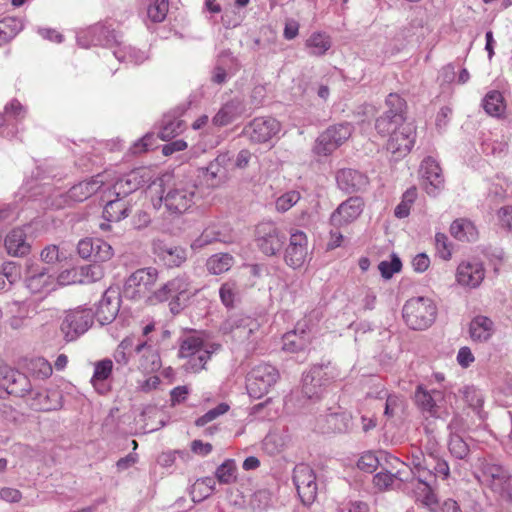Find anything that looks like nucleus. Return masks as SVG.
I'll use <instances>...</instances> for the list:
<instances>
[{
	"instance_id": "obj_46",
	"label": "nucleus",
	"mask_w": 512,
	"mask_h": 512,
	"mask_svg": "<svg viewBox=\"0 0 512 512\" xmlns=\"http://www.w3.org/2000/svg\"><path fill=\"white\" fill-rule=\"evenodd\" d=\"M215 489V481L211 477L198 479L191 488L190 495L193 502H201L208 498Z\"/></svg>"
},
{
	"instance_id": "obj_12",
	"label": "nucleus",
	"mask_w": 512,
	"mask_h": 512,
	"mask_svg": "<svg viewBox=\"0 0 512 512\" xmlns=\"http://www.w3.org/2000/svg\"><path fill=\"white\" fill-rule=\"evenodd\" d=\"M483 476L495 493L503 500L512 502V476L503 466L486 463L483 466Z\"/></svg>"
},
{
	"instance_id": "obj_62",
	"label": "nucleus",
	"mask_w": 512,
	"mask_h": 512,
	"mask_svg": "<svg viewBox=\"0 0 512 512\" xmlns=\"http://www.w3.org/2000/svg\"><path fill=\"white\" fill-rule=\"evenodd\" d=\"M379 464L380 459L375 453L371 451L363 453L357 462L358 468L367 473L374 472Z\"/></svg>"
},
{
	"instance_id": "obj_40",
	"label": "nucleus",
	"mask_w": 512,
	"mask_h": 512,
	"mask_svg": "<svg viewBox=\"0 0 512 512\" xmlns=\"http://www.w3.org/2000/svg\"><path fill=\"white\" fill-rule=\"evenodd\" d=\"M130 212V208L122 197H116L109 200L103 209V218L107 222H119L126 218Z\"/></svg>"
},
{
	"instance_id": "obj_38",
	"label": "nucleus",
	"mask_w": 512,
	"mask_h": 512,
	"mask_svg": "<svg viewBox=\"0 0 512 512\" xmlns=\"http://www.w3.org/2000/svg\"><path fill=\"white\" fill-rule=\"evenodd\" d=\"M418 481L424 486L418 500H420L422 505L425 506L429 512H437L439 504L437 495L432 488L434 483L432 473H428L427 476L420 474Z\"/></svg>"
},
{
	"instance_id": "obj_23",
	"label": "nucleus",
	"mask_w": 512,
	"mask_h": 512,
	"mask_svg": "<svg viewBox=\"0 0 512 512\" xmlns=\"http://www.w3.org/2000/svg\"><path fill=\"white\" fill-rule=\"evenodd\" d=\"M280 131V123L274 118H255L244 129L245 135L256 143L269 141Z\"/></svg>"
},
{
	"instance_id": "obj_19",
	"label": "nucleus",
	"mask_w": 512,
	"mask_h": 512,
	"mask_svg": "<svg viewBox=\"0 0 512 512\" xmlns=\"http://www.w3.org/2000/svg\"><path fill=\"white\" fill-rule=\"evenodd\" d=\"M106 182L107 179L104 174H98L90 180L79 182L70 188L67 196L59 195V203H52V205L60 208L62 202H66V198L75 202H82L97 193L101 188L106 187Z\"/></svg>"
},
{
	"instance_id": "obj_50",
	"label": "nucleus",
	"mask_w": 512,
	"mask_h": 512,
	"mask_svg": "<svg viewBox=\"0 0 512 512\" xmlns=\"http://www.w3.org/2000/svg\"><path fill=\"white\" fill-rule=\"evenodd\" d=\"M22 30V23L16 18H5L0 21V46L13 39Z\"/></svg>"
},
{
	"instance_id": "obj_24",
	"label": "nucleus",
	"mask_w": 512,
	"mask_h": 512,
	"mask_svg": "<svg viewBox=\"0 0 512 512\" xmlns=\"http://www.w3.org/2000/svg\"><path fill=\"white\" fill-rule=\"evenodd\" d=\"M286 235L281 233L276 227L263 226L256 232L257 247L267 256H273L279 252L285 243Z\"/></svg>"
},
{
	"instance_id": "obj_7",
	"label": "nucleus",
	"mask_w": 512,
	"mask_h": 512,
	"mask_svg": "<svg viewBox=\"0 0 512 512\" xmlns=\"http://www.w3.org/2000/svg\"><path fill=\"white\" fill-rule=\"evenodd\" d=\"M385 103L387 110L375 122V129L382 136H387L392 131V127L407 123L405 118L406 101L399 94L390 93Z\"/></svg>"
},
{
	"instance_id": "obj_1",
	"label": "nucleus",
	"mask_w": 512,
	"mask_h": 512,
	"mask_svg": "<svg viewBox=\"0 0 512 512\" xmlns=\"http://www.w3.org/2000/svg\"><path fill=\"white\" fill-rule=\"evenodd\" d=\"M220 344L205 342L201 336L189 334L182 338L179 356L188 358V365L193 372L202 370L211 355L219 350Z\"/></svg>"
},
{
	"instance_id": "obj_20",
	"label": "nucleus",
	"mask_w": 512,
	"mask_h": 512,
	"mask_svg": "<svg viewBox=\"0 0 512 512\" xmlns=\"http://www.w3.org/2000/svg\"><path fill=\"white\" fill-rule=\"evenodd\" d=\"M414 399L419 409L431 417L440 416L445 402L443 391L436 389L429 391L423 385L416 387Z\"/></svg>"
},
{
	"instance_id": "obj_9",
	"label": "nucleus",
	"mask_w": 512,
	"mask_h": 512,
	"mask_svg": "<svg viewBox=\"0 0 512 512\" xmlns=\"http://www.w3.org/2000/svg\"><path fill=\"white\" fill-rule=\"evenodd\" d=\"M259 327L260 324L256 319L235 314L221 324V331L224 334H230L235 341L245 343L254 340V335L258 332Z\"/></svg>"
},
{
	"instance_id": "obj_53",
	"label": "nucleus",
	"mask_w": 512,
	"mask_h": 512,
	"mask_svg": "<svg viewBox=\"0 0 512 512\" xmlns=\"http://www.w3.org/2000/svg\"><path fill=\"white\" fill-rule=\"evenodd\" d=\"M429 461H431V473L433 475V482H436V477L447 479L450 475V468L446 460L442 459L435 451L429 453Z\"/></svg>"
},
{
	"instance_id": "obj_36",
	"label": "nucleus",
	"mask_w": 512,
	"mask_h": 512,
	"mask_svg": "<svg viewBox=\"0 0 512 512\" xmlns=\"http://www.w3.org/2000/svg\"><path fill=\"white\" fill-rule=\"evenodd\" d=\"M112 37L116 43V48L113 50V55L120 62H127L138 65L143 63L148 58L145 51L125 44L123 41H118L115 36Z\"/></svg>"
},
{
	"instance_id": "obj_54",
	"label": "nucleus",
	"mask_w": 512,
	"mask_h": 512,
	"mask_svg": "<svg viewBox=\"0 0 512 512\" xmlns=\"http://www.w3.org/2000/svg\"><path fill=\"white\" fill-rule=\"evenodd\" d=\"M215 476L220 483L230 484L236 480V465L234 460L224 461L215 472Z\"/></svg>"
},
{
	"instance_id": "obj_22",
	"label": "nucleus",
	"mask_w": 512,
	"mask_h": 512,
	"mask_svg": "<svg viewBox=\"0 0 512 512\" xmlns=\"http://www.w3.org/2000/svg\"><path fill=\"white\" fill-rule=\"evenodd\" d=\"M62 395L57 390L32 389L27 394V404L36 411H53L61 408Z\"/></svg>"
},
{
	"instance_id": "obj_17",
	"label": "nucleus",
	"mask_w": 512,
	"mask_h": 512,
	"mask_svg": "<svg viewBox=\"0 0 512 512\" xmlns=\"http://www.w3.org/2000/svg\"><path fill=\"white\" fill-rule=\"evenodd\" d=\"M329 377L323 366H313L302 378L301 393L308 400H319L326 386Z\"/></svg>"
},
{
	"instance_id": "obj_42",
	"label": "nucleus",
	"mask_w": 512,
	"mask_h": 512,
	"mask_svg": "<svg viewBox=\"0 0 512 512\" xmlns=\"http://www.w3.org/2000/svg\"><path fill=\"white\" fill-rule=\"evenodd\" d=\"M485 112L492 117H501L505 113L506 104L503 95L497 91H489L482 100Z\"/></svg>"
},
{
	"instance_id": "obj_2",
	"label": "nucleus",
	"mask_w": 512,
	"mask_h": 512,
	"mask_svg": "<svg viewBox=\"0 0 512 512\" xmlns=\"http://www.w3.org/2000/svg\"><path fill=\"white\" fill-rule=\"evenodd\" d=\"M198 289L186 273L179 274L175 278L163 284L159 289L152 292V299L156 302H164L175 299L179 309L186 307L190 299L198 293Z\"/></svg>"
},
{
	"instance_id": "obj_47",
	"label": "nucleus",
	"mask_w": 512,
	"mask_h": 512,
	"mask_svg": "<svg viewBox=\"0 0 512 512\" xmlns=\"http://www.w3.org/2000/svg\"><path fill=\"white\" fill-rule=\"evenodd\" d=\"M240 113V102L232 100L224 104L218 113L213 117L215 125L224 126L231 123Z\"/></svg>"
},
{
	"instance_id": "obj_51",
	"label": "nucleus",
	"mask_w": 512,
	"mask_h": 512,
	"mask_svg": "<svg viewBox=\"0 0 512 512\" xmlns=\"http://www.w3.org/2000/svg\"><path fill=\"white\" fill-rule=\"evenodd\" d=\"M227 176V170L223 167H218L217 163L211 162L205 169L204 179L208 186L217 187L223 183Z\"/></svg>"
},
{
	"instance_id": "obj_33",
	"label": "nucleus",
	"mask_w": 512,
	"mask_h": 512,
	"mask_svg": "<svg viewBox=\"0 0 512 512\" xmlns=\"http://www.w3.org/2000/svg\"><path fill=\"white\" fill-rule=\"evenodd\" d=\"M155 252L169 268L180 267L187 260L186 250L179 246H167L162 242L154 244Z\"/></svg>"
},
{
	"instance_id": "obj_25",
	"label": "nucleus",
	"mask_w": 512,
	"mask_h": 512,
	"mask_svg": "<svg viewBox=\"0 0 512 512\" xmlns=\"http://www.w3.org/2000/svg\"><path fill=\"white\" fill-rule=\"evenodd\" d=\"M307 236L301 231L291 233L289 244L285 250L284 260L294 269L300 268L307 257Z\"/></svg>"
},
{
	"instance_id": "obj_35",
	"label": "nucleus",
	"mask_w": 512,
	"mask_h": 512,
	"mask_svg": "<svg viewBox=\"0 0 512 512\" xmlns=\"http://www.w3.org/2000/svg\"><path fill=\"white\" fill-rule=\"evenodd\" d=\"M494 333L493 321L483 315L475 316L469 325V334L473 341L486 342Z\"/></svg>"
},
{
	"instance_id": "obj_13",
	"label": "nucleus",
	"mask_w": 512,
	"mask_h": 512,
	"mask_svg": "<svg viewBox=\"0 0 512 512\" xmlns=\"http://www.w3.org/2000/svg\"><path fill=\"white\" fill-rule=\"evenodd\" d=\"M93 324V313L90 309H75L66 314L61 323V332L66 341H74L84 334Z\"/></svg>"
},
{
	"instance_id": "obj_34",
	"label": "nucleus",
	"mask_w": 512,
	"mask_h": 512,
	"mask_svg": "<svg viewBox=\"0 0 512 512\" xmlns=\"http://www.w3.org/2000/svg\"><path fill=\"white\" fill-rule=\"evenodd\" d=\"M113 370L112 360L106 358L94 364V373L91 383L99 394H105L110 390L107 380L111 377Z\"/></svg>"
},
{
	"instance_id": "obj_39",
	"label": "nucleus",
	"mask_w": 512,
	"mask_h": 512,
	"mask_svg": "<svg viewBox=\"0 0 512 512\" xmlns=\"http://www.w3.org/2000/svg\"><path fill=\"white\" fill-rule=\"evenodd\" d=\"M332 40L329 35L322 32H313L305 42V47L311 56L320 57L331 48Z\"/></svg>"
},
{
	"instance_id": "obj_55",
	"label": "nucleus",
	"mask_w": 512,
	"mask_h": 512,
	"mask_svg": "<svg viewBox=\"0 0 512 512\" xmlns=\"http://www.w3.org/2000/svg\"><path fill=\"white\" fill-rule=\"evenodd\" d=\"M450 233L460 242H475L479 238L476 226H450Z\"/></svg>"
},
{
	"instance_id": "obj_63",
	"label": "nucleus",
	"mask_w": 512,
	"mask_h": 512,
	"mask_svg": "<svg viewBox=\"0 0 512 512\" xmlns=\"http://www.w3.org/2000/svg\"><path fill=\"white\" fill-rule=\"evenodd\" d=\"M1 274L6 278L8 284L12 285L21 278V268L17 262H5Z\"/></svg>"
},
{
	"instance_id": "obj_58",
	"label": "nucleus",
	"mask_w": 512,
	"mask_h": 512,
	"mask_svg": "<svg viewBox=\"0 0 512 512\" xmlns=\"http://www.w3.org/2000/svg\"><path fill=\"white\" fill-rule=\"evenodd\" d=\"M272 503V493L268 489H259L251 497L250 505L254 510L262 511Z\"/></svg>"
},
{
	"instance_id": "obj_5",
	"label": "nucleus",
	"mask_w": 512,
	"mask_h": 512,
	"mask_svg": "<svg viewBox=\"0 0 512 512\" xmlns=\"http://www.w3.org/2000/svg\"><path fill=\"white\" fill-rule=\"evenodd\" d=\"M158 271L153 268H142L132 273L126 280L123 288L125 298L132 300L147 299L151 303H157L152 299L151 289L155 285Z\"/></svg>"
},
{
	"instance_id": "obj_41",
	"label": "nucleus",
	"mask_w": 512,
	"mask_h": 512,
	"mask_svg": "<svg viewBox=\"0 0 512 512\" xmlns=\"http://www.w3.org/2000/svg\"><path fill=\"white\" fill-rule=\"evenodd\" d=\"M73 274V282L89 284L100 280L103 277L102 268L96 264H88L68 271Z\"/></svg>"
},
{
	"instance_id": "obj_4",
	"label": "nucleus",
	"mask_w": 512,
	"mask_h": 512,
	"mask_svg": "<svg viewBox=\"0 0 512 512\" xmlns=\"http://www.w3.org/2000/svg\"><path fill=\"white\" fill-rule=\"evenodd\" d=\"M157 180L158 185L162 186L163 180L157 179L152 169L140 167L118 178L111 187H107V190L116 197L124 198L140 188L156 185Z\"/></svg>"
},
{
	"instance_id": "obj_52",
	"label": "nucleus",
	"mask_w": 512,
	"mask_h": 512,
	"mask_svg": "<svg viewBox=\"0 0 512 512\" xmlns=\"http://www.w3.org/2000/svg\"><path fill=\"white\" fill-rule=\"evenodd\" d=\"M239 290L234 281L223 283L219 289V297L222 304L227 308H233L238 298Z\"/></svg>"
},
{
	"instance_id": "obj_21",
	"label": "nucleus",
	"mask_w": 512,
	"mask_h": 512,
	"mask_svg": "<svg viewBox=\"0 0 512 512\" xmlns=\"http://www.w3.org/2000/svg\"><path fill=\"white\" fill-rule=\"evenodd\" d=\"M120 309V293L117 289L109 287L97 304L93 318L95 317L101 325L111 323L117 316Z\"/></svg>"
},
{
	"instance_id": "obj_44",
	"label": "nucleus",
	"mask_w": 512,
	"mask_h": 512,
	"mask_svg": "<svg viewBox=\"0 0 512 512\" xmlns=\"http://www.w3.org/2000/svg\"><path fill=\"white\" fill-rule=\"evenodd\" d=\"M186 125L183 120L173 115H165L162 119L158 136L167 141L182 133Z\"/></svg>"
},
{
	"instance_id": "obj_37",
	"label": "nucleus",
	"mask_w": 512,
	"mask_h": 512,
	"mask_svg": "<svg viewBox=\"0 0 512 512\" xmlns=\"http://www.w3.org/2000/svg\"><path fill=\"white\" fill-rule=\"evenodd\" d=\"M215 227L216 226L206 227L201 235L192 241L190 245L191 249L197 252L213 242L231 243L233 241L230 235L215 230Z\"/></svg>"
},
{
	"instance_id": "obj_64",
	"label": "nucleus",
	"mask_w": 512,
	"mask_h": 512,
	"mask_svg": "<svg viewBox=\"0 0 512 512\" xmlns=\"http://www.w3.org/2000/svg\"><path fill=\"white\" fill-rule=\"evenodd\" d=\"M350 420H351L350 415L345 412L331 413L328 415V419H327V421L329 423H332V422L334 423L335 429L338 432L348 431L350 428V426H349Z\"/></svg>"
},
{
	"instance_id": "obj_32",
	"label": "nucleus",
	"mask_w": 512,
	"mask_h": 512,
	"mask_svg": "<svg viewBox=\"0 0 512 512\" xmlns=\"http://www.w3.org/2000/svg\"><path fill=\"white\" fill-rule=\"evenodd\" d=\"M4 246L7 253L14 257H24L29 254L31 245L21 227L13 228L5 237Z\"/></svg>"
},
{
	"instance_id": "obj_14",
	"label": "nucleus",
	"mask_w": 512,
	"mask_h": 512,
	"mask_svg": "<svg viewBox=\"0 0 512 512\" xmlns=\"http://www.w3.org/2000/svg\"><path fill=\"white\" fill-rule=\"evenodd\" d=\"M419 174L422 186L430 196H437L444 189V177L439 163L432 156L423 159Z\"/></svg>"
},
{
	"instance_id": "obj_11",
	"label": "nucleus",
	"mask_w": 512,
	"mask_h": 512,
	"mask_svg": "<svg viewBox=\"0 0 512 512\" xmlns=\"http://www.w3.org/2000/svg\"><path fill=\"white\" fill-rule=\"evenodd\" d=\"M197 187L194 184L176 183L165 196L161 195L159 202H164L168 211L174 214L185 212L193 203Z\"/></svg>"
},
{
	"instance_id": "obj_61",
	"label": "nucleus",
	"mask_w": 512,
	"mask_h": 512,
	"mask_svg": "<svg viewBox=\"0 0 512 512\" xmlns=\"http://www.w3.org/2000/svg\"><path fill=\"white\" fill-rule=\"evenodd\" d=\"M378 268L383 278L390 279L395 273L401 270L402 263L399 257L393 254L391 261L380 262Z\"/></svg>"
},
{
	"instance_id": "obj_27",
	"label": "nucleus",
	"mask_w": 512,
	"mask_h": 512,
	"mask_svg": "<svg viewBox=\"0 0 512 512\" xmlns=\"http://www.w3.org/2000/svg\"><path fill=\"white\" fill-rule=\"evenodd\" d=\"M485 277V269L480 262H462L456 271L457 282L464 287L477 288Z\"/></svg>"
},
{
	"instance_id": "obj_8",
	"label": "nucleus",
	"mask_w": 512,
	"mask_h": 512,
	"mask_svg": "<svg viewBox=\"0 0 512 512\" xmlns=\"http://www.w3.org/2000/svg\"><path fill=\"white\" fill-rule=\"evenodd\" d=\"M387 135L389 139L386 149L394 156L395 160H398L407 156L414 147L416 128L412 123H402L397 127H392V131Z\"/></svg>"
},
{
	"instance_id": "obj_49",
	"label": "nucleus",
	"mask_w": 512,
	"mask_h": 512,
	"mask_svg": "<svg viewBox=\"0 0 512 512\" xmlns=\"http://www.w3.org/2000/svg\"><path fill=\"white\" fill-rule=\"evenodd\" d=\"M233 264V257L230 254L222 253L212 255L206 263L208 271L213 275H220L227 272Z\"/></svg>"
},
{
	"instance_id": "obj_45",
	"label": "nucleus",
	"mask_w": 512,
	"mask_h": 512,
	"mask_svg": "<svg viewBox=\"0 0 512 512\" xmlns=\"http://www.w3.org/2000/svg\"><path fill=\"white\" fill-rule=\"evenodd\" d=\"M409 461L411 470L417 474V478H420V474L427 476L428 473H431L432 463L418 447H411Z\"/></svg>"
},
{
	"instance_id": "obj_6",
	"label": "nucleus",
	"mask_w": 512,
	"mask_h": 512,
	"mask_svg": "<svg viewBox=\"0 0 512 512\" xmlns=\"http://www.w3.org/2000/svg\"><path fill=\"white\" fill-rule=\"evenodd\" d=\"M280 378L276 367L261 363L251 369L246 379V389L250 397L260 399L266 395Z\"/></svg>"
},
{
	"instance_id": "obj_29",
	"label": "nucleus",
	"mask_w": 512,
	"mask_h": 512,
	"mask_svg": "<svg viewBox=\"0 0 512 512\" xmlns=\"http://www.w3.org/2000/svg\"><path fill=\"white\" fill-rule=\"evenodd\" d=\"M336 181L338 187L347 193L363 191L369 184V179L364 173L350 168L339 170Z\"/></svg>"
},
{
	"instance_id": "obj_57",
	"label": "nucleus",
	"mask_w": 512,
	"mask_h": 512,
	"mask_svg": "<svg viewBox=\"0 0 512 512\" xmlns=\"http://www.w3.org/2000/svg\"><path fill=\"white\" fill-rule=\"evenodd\" d=\"M300 199V192L296 190L288 191L276 199L275 209L278 212L284 213L297 204Z\"/></svg>"
},
{
	"instance_id": "obj_43",
	"label": "nucleus",
	"mask_w": 512,
	"mask_h": 512,
	"mask_svg": "<svg viewBox=\"0 0 512 512\" xmlns=\"http://www.w3.org/2000/svg\"><path fill=\"white\" fill-rule=\"evenodd\" d=\"M282 340L283 350L290 353L303 351L309 344V336L303 329L300 332L297 330L287 332Z\"/></svg>"
},
{
	"instance_id": "obj_28",
	"label": "nucleus",
	"mask_w": 512,
	"mask_h": 512,
	"mask_svg": "<svg viewBox=\"0 0 512 512\" xmlns=\"http://www.w3.org/2000/svg\"><path fill=\"white\" fill-rule=\"evenodd\" d=\"M26 114L25 108L17 100H11L4 108V113H0V126H5L1 134L5 137H14L17 133L16 125Z\"/></svg>"
},
{
	"instance_id": "obj_31",
	"label": "nucleus",
	"mask_w": 512,
	"mask_h": 512,
	"mask_svg": "<svg viewBox=\"0 0 512 512\" xmlns=\"http://www.w3.org/2000/svg\"><path fill=\"white\" fill-rule=\"evenodd\" d=\"M53 284V278L44 268L27 266L25 285L31 293L49 292Z\"/></svg>"
},
{
	"instance_id": "obj_18",
	"label": "nucleus",
	"mask_w": 512,
	"mask_h": 512,
	"mask_svg": "<svg viewBox=\"0 0 512 512\" xmlns=\"http://www.w3.org/2000/svg\"><path fill=\"white\" fill-rule=\"evenodd\" d=\"M137 368L143 373H154L161 368L158 350L150 343V339H137L134 348Z\"/></svg>"
},
{
	"instance_id": "obj_56",
	"label": "nucleus",
	"mask_w": 512,
	"mask_h": 512,
	"mask_svg": "<svg viewBox=\"0 0 512 512\" xmlns=\"http://www.w3.org/2000/svg\"><path fill=\"white\" fill-rule=\"evenodd\" d=\"M448 448L451 455L460 460L466 459L470 452L469 446L462 436H450Z\"/></svg>"
},
{
	"instance_id": "obj_30",
	"label": "nucleus",
	"mask_w": 512,
	"mask_h": 512,
	"mask_svg": "<svg viewBox=\"0 0 512 512\" xmlns=\"http://www.w3.org/2000/svg\"><path fill=\"white\" fill-rule=\"evenodd\" d=\"M96 246L97 250V261L105 262L110 260L113 255V248L107 242L98 239V238H84L78 242L77 251L81 258L88 259L91 258V253L93 247Z\"/></svg>"
},
{
	"instance_id": "obj_26",
	"label": "nucleus",
	"mask_w": 512,
	"mask_h": 512,
	"mask_svg": "<svg viewBox=\"0 0 512 512\" xmlns=\"http://www.w3.org/2000/svg\"><path fill=\"white\" fill-rule=\"evenodd\" d=\"M363 209L364 201L361 197H350L332 213L331 221L335 224H350L358 219Z\"/></svg>"
},
{
	"instance_id": "obj_48",
	"label": "nucleus",
	"mask_w": 512,
	"mask_h": 512,
	"mask_svg": "<svg viewBox=\"0 0 512 512\" xmlns=\"http://www.w3.org/2000/svg\"><path fill=\"white\" fill-rule=\"evenodd\" d=\"M136 338L134 336L125 337L117 346L113 356L115 361L121 365H127L134 357Z\"/></svg>"
},
{
	"instance_id": "obj_15",
	"label": "nucleus",
	"mask_w": 512,
	"mask_h": 512,
	"mask_svg": "<svg viewBox=\"0 0 512 512\" xmlns=\"http://www.w3.org/2000/svg\"><path fill=\"white\" fill-rule=\"evenodd\" d=\"M293 482L303 504L313 503L317 495L314 471L306 464L297 465L293 471Z\"/></svg>"
},
{
	"instance_id": "obj_16",
	"label": "nucleus",
	"mask_w": 512,
	"mask_h": 512,
	"mask_svg": "<svg viewBox=\"0 0 512 512\" xmlns=\"http://www.w3.org/2000/svg\"><path fill=\"white\" fill-rule=\"evenodd\" d=\"M31 388L29 378L9 366L0 367V389L16 397H25Z\"/></svg>"
},
{
	"instance_id": "obj_59",
	"label": "nucleus",
	"mask_w": 512,
	"mask_h": 512,
	"mask_svg": "<svg viewBox=\"0 0 512 512\" xmlns=\"http://www.w3.org/2000/svg\"><path fill=\"white\" fill-rule=\"evenodd\" d=\"M169 8L168 0H155L149 7H148V17L153 22H162L167 15Z\"/></svg>"
},
{
	"instance_id": "obj_10",
	"label": "nucleus",
	"mask_w": 512,
	"mask_h": 512,
	"mask_svg": "<svg viewBox=\"0 0 512 512\" xmlns=\"http://www.w3.org/2000/svg\"><path fill=\"white\" fill-rule=\"evenodd\" d=\"M352 132L353 126L350 123L330 126L317 138L314 146L315 153L324 156L331 154L350 138Z\"/></svg>"
},
{
	"instance_id": "obj_60",
	"label": "nucleus",
	"mask_w": 512,
	"mask_h": 512,
	"mask_svg": "<svg viewBox=\"0 0 512 512\" xmlns=\"http://www.w3.org/2000/svg\"><path fill=\"white\" fill-rule=\"evenodd\" d=\"M435 247L438 256L443 260H450L452 256V245L448 237L443 233H436Z\"/></svg>"
},
{
	"instance_id": "obj_3",
	"label": "nucleus",
	"mask_w": 512,
	"mask_h": 512,
	"mask_svg": "<svg viewBox=\"0 0 512 512\" xmlns=\"http://www.w3.org/2000/svg\"><path fill=\"white\" fill-rule=\"evenodd\" d=\"M403 319L413 330H423L436 319L437 307L427 297H414L406 301L402 309Z\"/></svg>"
}]
</instances>
